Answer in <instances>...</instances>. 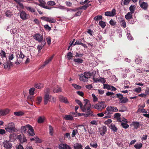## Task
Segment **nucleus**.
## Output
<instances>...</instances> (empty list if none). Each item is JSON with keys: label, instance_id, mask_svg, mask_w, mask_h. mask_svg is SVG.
<instances>
[{"label": "nucleus", "instance_id": "15", "mask_svg": "<svg viewBox=\"0 0 149 149\" xmlns=\"http://www.w3.org/2000/svg\"><path fill=\"white\" fill-rule=\"evenodd\" d=\"M51 97L52 96L48 94H45L44 97V104H45L46 105L48 101H49L50 99H51Z\"/></svg>", "mask_w": 149, "mask_h": 149}, {"label": "nucleus", "instance_id": "4", "mask_svg": "<svg viewBox=\"0 0 149 149\" xmlns=\"http://www.w3.org/2000/svg\"><path fill=\"white\" fill-rule=\"evenodd\" d=\"M107 111L104 113L105 114H111L113 112H116L118 111V110L116 107L108 106L106 108Z\"/></svg>", "mask_w": 149, "mask_h": 149}, {"label": "nucleus", "instance_id": "58", "mask_svg": "<svg viewBox=\"0 0 149 149\" xmlns=\"http://www.w3.org/2000/svg\"><path fill=\"white\" fill-rule=\"evenodd\" d=\"M133 91L137 93H140L141 91V87H138L135 88Z\"/></svg>", "mask_w": 149, "mask_h": 149}, {"label": "nucleus", "instance_id": "31", "mask_svg": "<svg viewBox=\"0 0 149 149\" xmlns=\"http://www.w3.org/2000/svg\"><path fill=\"white\" fill-rule=\"evenodd\" d=\"M25 8L27 10L29 11L30 12L32 13H34L35 12V9L34 8H33L31 7L26 6L25 7Z\"/></svg>", "mask_w": 149, "mask_h": 149}, {"label": "nucleus", "instance_id": "62", "mask_svg": "<svg viewBox=\"0 0 149 149\" xmlns=\"http://www.w3.org/2000/svg\"><path fill=\"white\" fill-rule=\"evenodd\" d=\"M4 68L7 69L8 68L9 69H10V64H9L7 62L4 63Z\"/></svg>", "mask_w": 149, "mask_h": 149}, {"label": "nucleus", "instance_id": "27", "mask_svg": "<svg viewBox=\"0 0 149 149\" xmlns=\"http://www.w3.org/2000/svg\"><path fill=\"white\" fill-rule=\"evenodd\" d=\"M45 118L43 116H40L38 118V122L39 123H42L44 121Z\"/></svg>", "mask_w": 149, "mask_h": 149}, {"label": "nucleus", "instance_id": "17", "mask_svg": "<svg viewBox=\"0 0 149 149\" xmlns=\"http://www.w3.org/2000/svg\"><path fill=\"white\" fill-rule=\"evenodd\" d=\"M40 42L41 44L39 45L37 47V49L38 50L39 52H40L41 50L45 45L46 44L45 40H44V41Z\"/></svg>", "mask_w": 149, "mask_h": 149}, {"label": "nucleus", "instance_id": "36", "mask_svg": "<svg viewBox=\"0 0 149 149\" xmlns=\"http://www.w3.org/2000/svg\"><path fill=\"white\" fill-rule=\"evenodd\" d=\"M128 100L126 97H123L120 101V102L121 103H126L128 102Z\"/></svg>", "mask_w": 149, "mask_h": 149}, {"label": "nucleus", "instance_id": "60", "mask_svg": "<svg viewBox=\"0 0 149 149\" xmlns=\"http://www.w3.org/2000/svg\"><path fill=\"white\" fill-rule=\"evenodd\" d=\"M75 102L79 105L80 106V108L81 109V107H82L83 105L81 101L79 100L76 99L75 100Z\"/></svg>", "mask_w": 149, "mask_h": 149}, {"label": "nucleus", "instance_id": "54", "mask_svg": "<svg viewBox=\"0 0 149 149\" xmlns=\"http://www.w3.org/2000/svg\"><path fill=\"white\" fill-rule=\"evenodd\" d=\"M6 15L8 17H10L13 15V14L9 11H7L5 13Z\"/></svg>", "mask_w": 149, "mask_h": 149}, {"label": "nucleus", "instance_id": "51", "mask_svg": "<svg viewBox=\"0 0 149 149\" xmlns=\"http://www.w3.org/2000/svg\"><path fill=\"white\" fill-rule=\"evenodd\" d=\"M78 133L77 130V129L74 130L72 131V134L71 136L72 137H74L75 136L76 133Z\"/></svg>", "mask_w": 149, "mask_h": 149}, {"label": "nucleus", "instance_id": "53", "mask_svg": "<svg viewBox=\"0 0 149 149\" xmlns=\"http://www.w3.org/2000/svg\"><path fill=\"white\" fill-rule=\"evenodd\" d=\"M72 86L75 89H80L81 88V87L78 85L75 84H72Z\"/></svg>", "mask_w": 149, "mask_h": 149}, {"label": "nucleus", "instance_id": "16", "mask_svg": "<svg viewBox=\"0 0 149 149\" xmlns=\"http://www.w3.org/2000/svg\"><path fill=\"white\" fill-rule=\"evenodd\" d=\"M121 26H123L124 28L126 27V22L124 19L121 17L118 18Z\"/></svg>", "mask_w": 149, "mask_h": 149}, {"label": "nucleus", "instance_id": "45", "mask_svg": "<svg viewBox=\"0 0 149 149\" xmlns=\"http://www.w3.org/2000/svg\"><path fill=\"white\" fill-rule=\"evenodd\" d=\"M38 1L40 3L38 4V5L39 6H40L42 7L43 6H44V5H45V3L43 0H38Z\"/></svg>", "mask_w": 149, "mask_h": 149}, {"label": "nucleus", "instance_id": "29", "mask_svg": "<svg viewBox=\"0 0 149 149\" xmlns=\"http://www.w3.org/2000/svg\"><path fill=\"white\" fill-rule=\"evenodd\" d=\"M132 124L135 129H138L140 125L139 123L136 121L133 122Z\"/></svg>", "mask_w": 149, "mask_h": 149}, {"label": "nucleus", "instance_id": "33", "mask_svg": "<svg viewBox=\"0 0 149 149\" xmlns=\"http://www.w3.org/2000/svg\"><path fill=\"white\" fill-rule=\"evenodd\" d=\"M94 20L95 21H97L102 19V17L101 15H98L95 17L94 18Z\"/></svg>", "mask_w": 149, "mask_h": 149}, {"label": "nucleus", "instance_id": "43", "mask_svg": "<svg viewBox=\"0 0 149 149\" xmlns=\"http://www.w3.org/2000/svg\"><path fill=\"white\" fill-rule=\"evenodd\" d=\"M123 0L122 1L121 3V5L123 6L124 5H128L129 3H130V1H131V0H124L123 1Z\"/></svg>", "mask_w": 149, "mask_h": 149}, {"label": "nucleus", "instance_id": "38", "mask_svg": "<svg viewBox=\"0 0 149 149\" xmlns=\"http://www.w3.org/2000/svg\"><path fill=\"white\" fill-rule=\"evenodd\" d=\"M83 60L81 58H74V61L78 63H81L83 62Z\"/></svg>", "mask_w": 149, "mask_h": 149}, {"label": "nucleus", "instance_id": "8", "mask_svg": "<svg viewBox=\"0 0 149 149\" xmlns=\"http://www.w3.org/2000/svg\"><path fill=\"white\" fill-rule=\"evenodd\" d=\"M3 144V146L6 149H11L12 148V144L9 141H5Z\"/></svg>", "mask_w": 149, "mask_h": 149}, {"label": "nucleus", "instance_id": "19", "mask_svg": "<svg viewBox=\"0 0 149 149\" xmlns=\"http://www.w3.org/2000/svg\"><path fill=\"white\" fill-rule=\"evenodd\" d=\"M139 3L140 4L141 7L144 10H146L147 9L148 6V5L147 3L145 2H143L141 3L139 2Z\"/></svg>", "mask_w": 149, "mask_h": 149}, {"label": "nucleus", "instance_id": "56", "mask_svg": "<svg viewBox=\"0 0 149 149\" xmlns=\"http://www.w3.org/2000/svg\"><path fill=\"white\" fill-rule=\"evenodd\" d=\"M90 145L91 147H93V148H97L98 146L97 143H90Z\"/></svg>", "mask_w": 149, "mask_h": 149}, {"label": "nucleus", "instance_id": "35", "mask_svg": "<svg viewBox=\"0 0 149 149\" xmlns=\"http://www.w3.org/2000/svg\"><path fill=\"white\" fill-rule=\"evenodd\" d=\"M99 24L100 26L102 28H104L106 26V23L102 21H100L99 22Z\"/></svg>", "mask_w": 149, "mask_h": 149}, {"label": "nucleus", "instance_id": "1", "mask_svg": "<svg viewBox=\"0 0 149 149\" xmlns=\"http://www.w3.org/2000/svg\"><path fill=\"white\" fill-rule=\"evenodd\" d=\"M84 105L82 106L81 108L82 111L83 112H86V111H92L91 109V106L90 101L88 99H84Z\"/></svg>", "mask_w": 149, "mask_h": 149}, {"label": "nucleus", "instance_id": "37", "mask_svg": "<svg viewBox=\"0 0 149 149\" xmlns=\"http://www.w3.org/2000/svg\"><path fill=\"white\" fill-rule=\"evenodd\" d=\"M142 58L141 57H137L135 59V61L137 64L140 63L142 61Z\"/></svg>", "mask_w": 149, "mask_h": 149}, {"label": "nucleus", "instance_id": "39", "mask_svg": "<svg viewBox=\"0 0 149 149\" xmlns=\"http://www.w3.org/2000/svg\"><path fill=\"white\" fill-rule=\"evenodd\" d=\"M35 86L37 88L40 89L43 87V85L42 84L40 83H39L36 84L35 85Z\"/></svg>", "mask_w": 149, "mask_h": 149}, {"label": "nucleus", "instance_id": "9", "mask_svg": "<svg viewBox=\"0 0 149 149\" xmlns=\"http://www.w3.org/2000/svg\"><path fill=\"white\" fill-rule=\"evenodd\" d=\"M26 127L28 129L29 135L31 136H34L35 133L34 132V130L33 127L29 124L26 125Z\"/></svg>", "mask_w": 149, "mask_h": 149}, {"label": "nucleus", "instance_id": "46", "mask_svg": "<svg viewBox=\"0 0 149 149\" xmlns=\"http://www.w3.org/2000/svg\"><path fill=\"white\" fill-rule=\"evenodd\" d=\"M24 114V113L21 111L18 112H15L14 113V114L17 116H22Z\"/></svg>", "mask_w": 149, "mask_h": 149}, {"label": "nucleus", "instance_id": "11", "mask_svg": "<svg viewBox=\"0 0 149 149\" xmlns=\"http://www.w3.org/2000/svg\"><path fill=\"white\" fill-rule=\"evenodd\" d=\"M17 138L22 143L26 142L27 141L26 137L23 134L18 135Z\"/></svg>", "mask_w": 149, "mask_h": 149}, {"label": "nucleus", "instance_id": "48", "mask_svg": "<svg viewBox=\"0 0 149 149\" xmlns=\"http://www.w3.org/2000/svg\"><path fill=\"white\" fill-rule=\"evenodd\" d=\"M87 8V5H86V4H85L84 6L78 7V9H79V10H86V9Z\"/></svg>", "mask_w": 149, "mask_h": 149}, {"label": "nucleus", "instance_id": "63", "mask_svg": "<svg viewBox=\"0 0 149 149\" xmlns=\"http://www.w3.org/2000/svg\"><path fill=\"white\" fill-rule=\"evenodd\" d=\"M35 141L36 143H41V141L37 136H35Z\"/></svg>", "mask_w": 149, "mask_h": 149}, {"label": "nucleus", "instance_id": "47", "mask_svg": "<svg viewBox=\"0 0 149 149\" xmlns=\"http://www.w3.org/2000/svg\"><path fill=\"white\" fill-rule=\"evenodd\" d=\"M35 89L34 88H32L29 90V93L30 95H33L34 94Z\"/></svg>", "mask_w": 149, "mask_h": 149}, {"label": "nucleus", "instance_id": "13", "mask_svg": "<svg viewBox=\"0 0 149 149\" xmlns=\"http://www.w3.org/2000/svg\"><path fill=\"white\" fill-rule=\"evenodd\" d=\"M54 56V55H53L48 59L46 60L44 62V64L40 66V68H44L46 65L48 64L49 62L52 60Z\"/></svg>", "mask_w": 149, "mask_h": 149}, {"label": "nucleus", "instance_id": "32", "mask_svg": "<svg viewBox=\"0 0 149 149\" xmlns=\"http://www.w3.org/2000/svg\"><path fill=\"white\" fill-rule=\"evenodd\" d=\"M118 70L119 71H122L124 73H125V72H129L130 71V69L128 68H126L125 70H124L122 68H118Z\"/></svg>", "mask_w": 149, "mask_h": 149}, {"label": "nucleus", "instance_id": "18", "mask_svg": "<svg viewBox=\"0 0 149 149\" xmlns=\"http://www.w3.org/2000/svg\"><path fill=\"white\" fill-rule=\"evenodd\" d=\"M59 99L61 102L65 103L67 104L69 103V102L66 97L62 95H60L59 97Z\"/></svg>", "mask_w": 149, "mask_h": 149}, {"label": "nucleus", "instance_id": "50", "mask_svg": "<svg viewBox=\"0 0 149 149\" xmlns=\"http://www.w3.org/2000/svg\"><path fill=\"white\" fill-rule=\"evenodd\" d=\"M42 98L41 97L39 96L37 97L36 100V103L38 104H40V102L42 101Z\"/></svg>", "mask_w": 149, "mask_h": 149}, {"label": "nucleus", "instance_id": "23", "mask_svg": "<svg viewBox=\"0 0 149 149\" xmlns=\"http://www.w3.org/2000/svg\"><path fill=\"white\" fill-rule=\"evenodd\" d=\"M106 131L107 130L106 127H103L100 130V134L102 136L103 135L105 134Z\"/></svg>", "mask_w": 149, "mask_h": 149}, {"label": "nucleus", "instance_id": "57", "mask_svg": "<svg viewBox=\"0 0 149 149\" xmlns=\"http://www.w3.org/2000/svg\"><path fill=\"white\" fill-rule=\"evenodd\" d=\"M47 4L51 6L55 5L56 4L55 3L54 1H50L47 2Z\"/></svg>", "mask_w": 149, "mask_h": 149}, {"label": "nucleus", "instance_id": "41", "mask_svg": "<svg viewBox=\"0 0 149 149\" xmlns=\"http://www.w3.org/2000/svg\"><path fill=\"white\" fill-rule=\"evenodd\" d=\"M6 53L3 50H1L0 52V55L2 58L6 57Z\"/></svg>", "mask_w": 149, "mask_h": 149}, {"label": "nucleus", "instance_id": "24", "mask_svg": "<svg viewBox=\"0 0 149 149\" xmlns=\"http://www.w3.org/2000/svg\"><path fill=\"white\" fill-rule=\"evenodd\" d=\"M16 56L17 57H18L19 58H21L22 59H23L25 57V56L21 51L19 52L18 53L16 54Z\"/></svg>", "mask_w": 149, "mask_h": 149}, {"label": "nucleus", "instance_id": "5", "mask_svg": "<svg viewBox=\"0 0 149 149\" xmlns=\"http://www.w3.org/2000/svg\"><path fill=\"white\" fill-rule=\"evenodd\" d=\"M93 106L94 108L99 110H102L106 107V104L104 102H102L98 103L94 105H92V107Z\"/></svg>", "mask_w": 149, "mask_h": 149}, {"label": "nucleus", "instance_id": "28", "mask_svg": "<svg viewBox=\"0 0 149 149\" xmlns=\"http://www.w3.org/2000/svg\"><path fill=\"white\" fill-rule=\"evenodd\" d=\"M61 89L60 87L57 86L56 87L53 89V91L54 93H58L61 92Z\"/></svg>", "mask_w": 149, "mask_h": 149}, {"label": "nucleus", "instance_id": "49", "mask_svg": "<svg viewBox=\"0 0 149 149\" xmlns=\"http://www.w3.org/2000/svg\"><path fill=\"white\" fill-rule=\"evenodd\" d=\"M72 57V53L71 52H69L67 54V57L68 60L71 59Z\"/></svg>", "mask_w": 149, "mask_h": 149}, {"label": "nucleus", "instance_id": "52", "mask_svg": "<svg viewBox=\"0 0 149 149\" xmlns=\"http://www.w3.org/2000/svg\"><path fill=\"white\" fill-rule=\"evenodd\" d=\"M77 127H80V129L82 131L84 129V130L85 132H86V129L85 128V126L83 125H78L77 126Z\"/></svg>", "mask_w": 149, "mask_h": 149}, {"label": "nucleus", "instance_id": "14", "mask_svg": "<svg viewBox=\"0 0 149 149\" xmlns=\"http://www.w3.org/2000/svg\"><path fill=\"white\" fill-rule=\"evenodd\" d=\"M59 149H71V147L66 144L61 143L58 146Z\"/></svg>", "mask_w": 149, "mask_h": 149}, {"label": "nucleus", "instance_id": "20", "mask_svg": "<svg viewBox=\"0 0 149 149\" xmlns=\"http://www.w3.org/2000/svg\"><path fill=\"white\" fill-rule=\"evenodd\" d=\"M93 79L95 82H100L102 83H104L106 81L104 78L100 77L99 79H95L94 77H93Z\"/></svg>", "mask_w": 149, "mask_h": 149}, {"label": "nucleus", "instance_id": "55", "mask_svg": "<svg viewBox=\"0 0 149 149\" xmlns=\"http://www.w3.org/2000/svg\"><path fill=\"white\" fill-rule=\"evenodd\" d=\"M121 125L124 128L126 129L129 127V125L126 123H121Z\"/></svg>", "mask_w": 149, "mask_h": 149}, {"label": "nucleus", "instance_id": "3", "mask_svg": "<svg viewBox=\"0 0 149 149\" xmlns=\"http://www.w3.org/2000/svg\"><path fill=\"white\" fill-rule=\"evenodd\" d=\"M91 73L88 72H85L84 74H81L80 77L79 79L80 81L84 82L88 81V78L90 77Z\"/></svg>", "mask_w": 149, "mask_h": 149}, {"label": "nucleus", "instance_id": "40", "mask_svg": "<svg viewBox=\"0 0 149 149\" xmlns=\"http://www.w3.org/2000/svg\"><path fill=\"white\" fill-rule=\"evenodd\" d=\"M142 144L140 143L139 144L136 143L134 145V148L136 149H139L142 148Z\"/></svg>", "mask_w": 149, "mask_h": 149}, {"label": "nucleus", "instance_id": "10", "mask_svg": "<svg viewBox=\"0 0 149 149\" xmlns=\"http://www.w3.org/2000/svg\"><path fill=\"white\" fill-rule=\"evenodd\" d=\"M20 18L23 20H25L28 19L29 15L26 14L25 11L22 10L20 11Z\"/></svg>", "mask_w": 149, "mask_h": 149}, {"label": "nucleus", "instance_id": "42", "mask_svg": "<svg viewBox=\"0 0 149 149\" xmlns=\"http://www.w3.org/2000/svg\"><path fill=\"white\" fill-rule=\"evenodd\" d=\"M135 8V7L134 5H131L130 7V10L131 12L130 13H133L134 12Z\"/></svg>", "mask_w": 149, "mask_h": 149}, {"label": "nucleus", "instance_id": "61", "mask_svg": "<svg viewBox=\"0 0 149 149\" xmlns=\"http://www.w3.org/2000/svg\"><path fill=\"white\" fill-rule=\"evenodd\" d=\"M92 96L93 99V102H97V100L98 99L95 96V95L93 93L92 94Z\"/></svg>", "mask_w": 149, "mask_h": 149}, {"label": "nucleus", "instance_id": "25", "mask_svg": "<svg viewBox=\"0 0 149 149\" xmlns=\"http://www.w3.org/2000/svg\"><path fill=\"white\" fill-rule=\"evenodd\" d=\"M64 119L66 120H72L74 118L73 117L70 115H65L64 117Z\"/></svg>", "mask_w": 149, "mask_h": 149}, {"label": "nucleus", "instance_id": "21", "mask_svg": "<svg viewBox=\"0 0 149 149\" xmlns=\"http://www.w3.org/2000/svg\"><path fill=\"white\" fill-rule=\"evenodd\" d=\"M73 147L74 149H82L83 146L80 143H76L74 144Z\"/></svg>", "mask_w": 149, "mask_h": 149}, {"label": "nucleus", "instance_id": "2", "mask_svg": "<svg viewBox=\"0 0 149 149\" xmlns=\"http://www.w3.org/2000/svg\"><path fill=\"white\" fill-rule=\"evenodd\" d=\"M5 129L7 131L9 132H14L15 131V127L14 124L13 123H9L5 126Z\"/></svg>", "mask_w": 149, "mask_h": 149}, {"label": "nucleus", "instance_id": "30", "mask_svg": "<svg viewBox=\"0 0 149 149\" xmlns=\"http://www.w3.org/2000/svg\"><path fill=\"white\" fill-rule=\"evenodd\" d=\"M132 13L129 12L125 16V17L127 19H130L132 18Z\"/></svg>", "mask_w": 149, "mask_h": 149}, {"label": "nucleus", "instance_id": "6", "mask_svg": "<svg viewBox=\"0 0 149 149\" xmlns=\"http://www.w3.org/2000/svg\"><path fill=\"white\" fill-rule=\"evenodd\" d=\"M33 37L34 40L39 42L44 41L43 35L38 33L34 34L33 36Z\"/></svg>", "mask_w": 149, "mask_h": 149}, {"label": "nucleus", "instance_id": "26", "mask_svg": "<svg viewBox=\"0 0 149 149\" xmlns=\"http://www.w3.org/2000/svg\"><path fill=\"white\" fill-rule=\"evenodd\" d=\"M86 113L84 114L82 113V115H84L85 117H88V116H93V111H86Z\"/></svg>", "mask_w": 149, "mask_h": 149}, {"label": "nucleus", "instance_id": "64", "mask_svg": "<svg viewBox=\"0 0 149 149\" xmlns=\"http://www.w3.org/2000/svg\"><path fill=\"white\" fill-rule=\"evenodd\" d=\"M17 29L15 28H14L12 29H11L10 30V33L12 34H14L17 33Z\"/></svg>", "mask_w": 149, "mask_h": 149}, {"label": "nucleus", "instance_id": "12", "mask_svg": "<svg viewBox=\"0 0 149 149\" xmlns=\"http://www.w3.org/2000/svg\"><path fill=\"white\" fill-rule=\"evenodd\" d=\"M116 10L115 9H113L111 11H107L105 13L106 16L113 17L116 14Z\"/></svg>", "mask_w": 149, "mask_h": 149}, {"label": "nucleus", "instance_id": "44", "mask_svg": "<svg viewBox=\"0 0 149 149\" xmlns=\"http://www.w3.org/2000/svg\"><path fill=\"white\" fill-rule=\"evenodd\" d=\"M49 133L50 134L51 136H52L53 135V127L51 125H49Z\"/></svg>", "mask_w": 149, "mask_h": 149}, {"label": "nucleus", "instance_id": "59", "mask_svg": "<svg viewBox=\"0 0 149 149\" xmlns=\"http://www.w3.org/2000/svg\"><path fill=\"white\" fill-rule=\"evenodd\" d=\"M111 129L113 131L116 132L117 130V129L114 125H111L110 127Z\"/></svg>", "mask_w": 149, "mask_h": 149}, {"label": "nucleus", "instance_id": "7", "mask_svg": "<svg viewBox=\"0 0 149 149\" xmlns=\"http://www.w3.org/2000/svg\"><path fill=\"white\" fill-rule=\"evenodd\" d=\"M41 19L50 23H54L56 22V20L53 18L51 17L43 16L41 17Z\"/></svg>", "mask_w": 149, "mask_h": 149}, {"label": "nucleus", "instance_id": "34", "mask_svg": "<svg viewBox=\"0 0 149 149\" xmlns=\"http://www.w3.org/2000/svg\"><path fill=\"white\" fill-rule=\"evenodd\" d=\"M27 127L26 125L25 126H22L21 127V131L22 132L24 133H26L28 132L26 129Z\"/></svg>", "mask_w": 149, "mask_h": 149}, {"label": "nucleus", "instance_id": "22", "mask_svg": "<svg viewBox=\"0 0 149 149\" xmlns=\"http://www.w3.org/2000/svg\"><path fill=\"white\" fill-rule=\"evenodd\" d=\"M121 115L118 113H116L114 115V118H116L118 122H121V119L120 118Z\"/></svg>", "mask_w": 149, "mask_h": 149}]
</instances>
